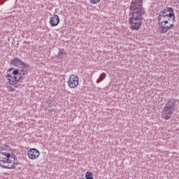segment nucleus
<instances>
[{"mask_svg": "<svg viewBox=\"0 0 179 179\" xmlns=\"http://www.w3.org/2000/svg\"><path fill=\"white\" fill-rule=\"evenodd\" d=\"M159 20H161L162 17L165 16H169L173 22H176V14L174 13V9L171 7H165L162 11L159 12Z\"/></svg>", "mask_w": 179, "mask_h": 179, "instance_id": "39448f33", "label": "nucleus"}, {"mask_svg": "<svg viewBox=\"0 0 179 179\" xmlns=\"http://www.w3.org/2000/svg\"><path fill=\"white\" fill-rule=\"evenodd\" d=\"M169 27V30H170V29L174 27V24H170L169 26H168Z\"/></svg>", "mask_w": 179, "mask_h": 179, "instance_id": "f3484780", "label": "nucleus"}, {"mask_svg": "<svg viewBox=\"0 0 179 179\" xmlns=\"http://www.w3.org/2000/svg\"><path fill=\"white\" fill-rule=\"evenodd\" d=\"M169 22H170V20H165L162 22H161V23L164 24H169Z\"/></svg>", "mask_w": 179, "mask_h": 179, "instance_id": "dca6fc26", "label": "nucleus"}, {"mask_svg": "<svg viewBox=\"0 0 179 179\" xmlns=\"http://www.w3.org/2000/svg\"><path fill=\"white\" fill-rule=\"evenodd\" d=\"M158 24L159 26V30L161 34H165V33H167V31H169V25H167V24L158 22Z\"/></svg>", "mask_w": 179, "mask_h": 179, "instance_id": "1a4fd4ad", "label": "nucleus"}, {"mask_svg": "<svg viewBox=\"0 0 179 179\" xmlns=\"http://www.w3.org/2000/svg\"><path fill=\"white\" fill-rule=\"evenodd\" d=\"M10 65L13 66H21L17 69L15 68H10L7 71L6 78L8 79L10 85H17L20 80L24 79V76L27 75L29 73V68H30V65L29 64L24 63L22 59L18 57H14L13 59L10 61Z\"/></svg>", "mask_w": 179, "mask_h": 179, "instance_id": "f257e3e1", "label": "nucleus"}, {"mask_svg": "<svg viewBox=\"0 0 179 179\" xmlns=\"http://www.w3.org/2000/svg\"><path fill=\"white\" fill-rule=\"evenodd\" d=\"M67 83L71 89H75V87H78L79 85V78L78 76L72 74L70 76Z\"/></svg>", "mask_w": 179, "mask_h": 179, "instance_id": "423d86ee", "label": "nucleus"}, {"mask_svg": "<svg viewBox=\"0 0 179 179\" xmlns=\"http://www.w3.org/2000/svg\"><path fill=\"white\" fill-rule=\"evenodd\" d=\"M19 165V161L16 159V155L13 153L0 154V167L3 169H15Z\"/></svg>", "mask_w": 179, "mask_h": 179, "instance_id": "7ed1b4c3", "label": "nucleus"}, {"mask_svg": "<svg viewBox=\"0 0 179 179\" xmlns=\"http://www.w3.org/2000/svg\"><path fill=\"white\" fill-rule=\"evenodd\" d=\"M80 179H85V178H80Z\"/></svg>", "mask_w": 179, "mask_h": 179, "instance_id": "412c9836", "label": "nucleus"}, {"mask_svg": "<svg viewBox=\"0 0 179 179\" xmlns=\"http://www.w3.org/2000/svg\"><path fill=\"white\" fill-rule=\"evenodd\" d=\"M100 82H101V80H96V83H100Z\"/></svg>", "mask_w": 179, "mask_h": 179, "instance_id": "aec40b11", "label": "nucleus"}, {"mask_svg": "<svg viewBox=\"0 0 179 179\" xmlns=\"http://www.w3.org/2000/svg\"><path fill=\"white\" fill-rule=\"evenodd\" d=\"M66 55V52L64 49H59V53L57 55V58L59 59H62Z\"/></svg>", "mask_w": 179, "mask_h": 179, "instance_id": "9b49d317", "label": "nucleus"}, {"mask_svg": "<svg viewBox=\"0 0 179 179\" xmlns=\"http://www.w3.org/2000/svg\"><path fill=\"white\" fill-rule=\"evenodd\" d=\"M8 152H10V147L7 145H4L2 147H0V155H3L5 153L8 154L9 153Z\"/></svg>", "mask_w": 179, "mask_h": 179, "instance_id": "9d476101", "label": "nucleus"}, {"mask_svg": "<svg viewBox=\"0 0 179 179\" xmlns=\"http://www.w3.org/2000/svg\"><path fill=\"white\" fill-rule=\"evenodd\" d=\"M176 108H177V99L174 98L169 99L163 108L164 120H170L171 115L174 114Z\"/></svg>", "mask_w": 179, "mask_h": 179, "instance_id": "20e7f679", "label": "nucleus"}, {"mask_svg": "<svg viewBox=\"0 0 179 179\" xmlns=\"http://www.w3.org/2000/svg\"><path fill=\"white\" fill-rule=\"evenodd\" d=\"M107 76V75L106 74V73H102L100 75V79L101 80H104L106 79V77Z\"/></svg>", "mask_w": 179, "mask_h": 179, "instance_id": "2eb2a0df", "label": "nucleus"}, {"mask_svg": "<svg viewBox=\"0 0 179 179\" xmlns=\"http://www.w3.org/2000/svg\"><path fill=\"white\" fill-rule=\"evenodd\" d=\"M27 156L31 160H34L38 159V156H40V151L36 148H31L27 152Z\"/></svg>", "mask_w": 179, "mask_h": 179, "instance_id": "0eeeda50", "label": "nucleus"}, {"mask_svg": "<svg viewBox=\"0 0 179 179\" xmlns=\"http://www.w3.org/2000/svg\"><path fill=\"white\" fill-rule=\"evenodd\" d=\"M170 17L169 16H165V17H163L162 18H161L160 20V15H158V23H161V22H164V20H170Z\"/></svg>", "mask_w": 179, "mask_h": 179, "instance_id": "f8f14e48", "label": "nucleus"}, {"mask_svg": "<svg viewBox=\"0 0 179 179\" xmlns=\"http://www.w3.org/2000/svg\"><path fill=\"white\" fill-rule=\"evenodd\" d=\"M90 3H92V5H97V3H99V2H100V1L101 0H89Z\"/></svg>", "mask_w": 179, "mask_h": 179, "instance_id": "4468645a", "label": "nucleus"}, {"mask_svg": "<svg viewBox=\"0 0 179 179\" xmlns=\"http://www.w3.org/2000/svg\"><path fill=\"white\" fill-rule=\"evenodd\" d=\"M10 92H15V88L14 87H10Z\"/></svg>", "mask_w": 179, "mask_h": 179, "instance_id": "6ab92c4d", "label": "nucleus"}, {"mask_svg": "<svg viewBox=\"0 0 179 179\" xmlns=\"http://www.w3.org/2000/svg\"><path fill=\"white\" fill-rule=\"evenodd\" d=\"M85 178L86 179H94L93 178V173L90 171H87L86 173H85Z\"/></svg>", "mask_w": 179, "mask_h": 179, "instance_id": "ddd939ff", "label": "nucleus"}, {"mask_svg": "<svg viewBox=\"0 0 179 179\" xmlns=\"http://www.w3.org/2000/svg\"><path fill=\"white\" fill-rule=\"evenodd\" d=\"M143 0H132L129 6V19L132 30H139L142 27V22L145 20L146 10L143 8Z\"/></svg>", "mask_w": 179, "mask_h": 179, "instance_id": "f03ea898", "label": "nucleus"}, {"mask_svg": "<svg viewBox=\"0 0 179 179\" xmlns=\"http://www.w3.org/2000/svg\"><path fill=\"white\" fill-rule=\"evenodd\" d=\"M50 24L52 27H55L59 24V16L58 15H54L50 18Z\"/></svg>", "mask_w": 179, "mask_h": 179, "instance_id": "6e6552de", "label": "nucleus"}, {"mask_svg": "<svg viewBox=\"0 0 179 179\" xmlns=\"http://www.w3.org/2000/svg\"><path fill=\"white\" fill-rule=\"evenodd\" d=\"M52 111H54V109L52 108L48 109V113H52Z\"/></svg>", "mask_w": 179, "mask_h": 179, "instance_id": "a211bd4d", "label": "nucleus"}]
</instances>
